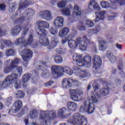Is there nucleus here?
Wrapping results in <instances>:
<instances>
[{"mask_svg": "<svg viewBox=\"0 0 125 125\" xmlns=\"http://www.w3.org/2000/svg\"><path fill=\"white\" fill-rule=\"evenodd\" d=\"M93 88L95 91L89 92L87 94V99L84 100L83 105L80 107V112H86L88 114H92L94 111V104L97 103L101 97V94L96 92L99 89V84L97 81H95L92 84Z\"/></svg>", "mask_w": 125, "mask_h": 125, "instance_id": "f257e3e1", "label": "nucleus"}, {"mask_svg": "<svg viewBox=\"0 0 125 125\" xmlns=\"http://www.w3.org/2000/svg\"><path fill=\"white\" fill-rule=\"evenodd\" d=\"M37 34L40 36V43L43 46H47L49 45L50 47V49H51V48H54V47L57 45L58 43V38L56 36L52 38L51 42L49 44V40H48V39L46 37L47 31L44 29H40Z\"/></svg>", "mask_w": 125, "mask_h": 125, "instance_id": "f03ea898", "label": "nucleus"}, {"mask_svg": "<svg viewBox=\"0 0 125 125\" xmlns=\"http://www.w3.org/2000/svg\"><path fill=\"white\" fill-rule=\"evenodd\" d=\"M13 83L16 89H18L20 86V82L17 79V75L15 74L7 76L2 82H0V90L10 86Z\"/></svg>", "mask_w": 125, "mask_h": 125, "instance_id": "7ed1b4c3", "label": "nucleus"}, {"mask_svg": "<svg viewBox=\"0 0 125 125\" xmlns=\"http://www.w3.org/2000/svg\"><path fill=\"white\" fill-rule=\"evenodd\" d=\"M35 14V10L31 8H28L25 10L21 15V17L18 19V17L13 19V22L15 24H18L19 23H23L24 24V26H28V27H30V19H27L28 15L29 16H33Z\"/></svg>", "mask_w": 125, "mask_h": 125, "instance_id": "20e7f679", "label": "nucleus"}, {"mask_svg": "<svg viewBox=\"0 0 125 125\" xmlns=\"http://www.w3.org/2000/svg\"><path fill=\"white\" fill-rule=\"evenodd\" d=\"M73 60L75 62L79 67H90L91 62V58L89 56H86L84 57H82V56L74 53L73 56Z\"/></svg>", "mask_w": 125, "mask_h": 125, "instance_id": "39448f33", "label": "nucleus"}, {"mask_svg": "<svg viewBox=\"0 0 125 125\" xmlns=\"http://www.w3.org/2000/svg\"><path fill=\"white\" fill-rule=\"evenodd\" d=\"M26 45H22L19 48V52L24 61L23 65L25 67L28 66L29 61L33 57V52L32 50L26 48Z\"/></svg>", "mask_w": 125, "mask_h": 125, "instance_id": "423d86ee", "label": "nucleus"}, {"mask_svg": "<svg viewBox=\"0 0 125 125\" xmlns=\"http://www.w3.org/2000/svg\"><path fill=\"white\" fill-rule=\"evenodd\" d=\"M72 32L73 33H71L67 38H65V41H63V43H66L67 42H68V46L70 48L74 49L79 46L80 37L77 38L76 41L71 39L75 38V36L77 35V31L75 30H72Z\"/></svg>", "mask_w": 125, "mask_h": 125, "instance_id": "0eeeda50", "label": "nucleus"}, {"mask_svg": "<svg viewBox=\"0 0 125 125\" xmlns=\"http://www.w3.org/2000/svg\"><path fill=\"white\" fill-rule=\"evenodd\" d=\"M71 123L76 124L78 125H87V119L84 118L83 116L81 115L79 113H75L72 117L69 119Z\"/></svg>", "mask_w": 125, "mask_h": 125, "instance_id": "6e6552de", "label": "nucleus"}, {"mask_svg": "<svg viewBox=\"0 0 125 125\" xmlns=\"http://www.w3.org/2000/svg\"><path fill=\"white\" fill-rule=\"evenodd\" d=\"M35 2L33 1H28L27 0H20L19 2V6L17 11H16L15 13V15L13 16L12 18V20L14 19H16L17 17L18 16H20V14L21 13V10H23V9H25L26 7H28L30 4H34Z\"/></svg>", "mask_w": 125, "mask_h": 125, "instance_id": "1a4fd4ad", "label": "nucleus"}, {"mask_svg": "<svg viewBox=\"0 0 125 125\" xmlns=\"http://www.w3.org/2000/svg\"><path fill=\"white\" fill-rule=\"evenodd\" d=\"M70 93V98L73 101L79 102L83 99V91L81 89H70L69 90Z\"/></svg>", "mask_w": 125, "mask_h": 125, "instance_id": "9d476101", "label": "nucleus"}, {"mask_svg": "<svg viewBox=\"0 0 125 125\" xmlns=\"http://www.w3.org/2000/svg\"><path fill=\"white\" fill-rule=\"evenodd\" d=\"M38 65H36V69L37 70H39L40 71H42V78H48L49 77V71L47 67L48 65H47V62H38Z\"/></svg>", "mask_w": 125, "mask_h": 125, "instance_id": "9b49d317", "label": "nucleus"}, {"mask_svg": "<svg viewBox=\"0 0 125 125\" xmlns=\"http://www.w3.org/2000/svg\"><path fill=\"white\" fill-rule=\"evenodd\" d=\"M29 31V27L27 26L23 27L22 28V37L17 38L15 41V44L17 46L23 45L26 43V39L24 37H25L26 34Z\"/></svg>", "mask_w": 125, "mask_h": 125, "instance_id": "f8f14e48", "label": "nucleus"}, {"mask_svg": "<svg viewBox=\"0 0 125 125\" xmlns=\"http://www.w3.org/2000/svg\"><path fill=\"white\" fill-rule=\"evenodd\" d=\"M51 71L54 78H60L63 76V66L62 65H53Z\"/></svg>", "mask_w": 125, "mask_h": 125, "instance_id": "ddd939ff", "label": "nucleus"}, {"mask_svg": "<svg viewBox=\"0 0 125 125\" xmlns=\"http://www.w3.org/2000/svg\"><path fill=\"white\" fill-rule=\"evenodd\" d=\"M73 69L74 70V75L78 77L79 79H84V78H86V77H89V72L86 70H82L77 66H74Z\"/></svg>", "mask_w": 125, "mask_h": 125, "instance_id": "4468645a", "label": "nucleus"}, {"mask_svg": "<svg viewBox=\"0 0 125 125\" xmlns=\"http://www.w3.org/2000/svg\"><path fill=\"white\" fill-rule=\"evenodd\" d=\"M74 10L76 11H74L72 14V18L71 19H69L68 21L69 23H72V22H75V21H78L76 20V18H78V16H81L83 14V10H81L78 5H75L74 7Z\"/></svg>", "mask_w": 125, "mask_h": 125, "instance_id": "2eb2a0df", "label": "nucleus"}, {"mask_svg": "<svg viewBox=\"0 0 125 125\" xmlns=\"http://www.w3.org/2000/svg\"><path fill=\"white\" fill-rule=\"evenodd\" d=\"M112 84L108 82V81L105 80L103 81V85L104 87L100 90V92L102 95L106 96L109 94L110 92V87Z\"/></svg>", "mask_w": 125, "mask_h": 125, "instance_id": "dca6fc26", "label": "nucleus"}, {"mask_svg": "<svg viewBox=\"0 0 125 125\" xmlns=\"http://www.w3.org/2000/svg\"><path fill=\"white\" fill-rule=\"evenodd\" d=\"M1 49H4L5 47H13L14 43L9 40L2 39L0 42Z\"/></svg>", "mask_w": 125, "mask_h": 125, "instance_id": "f3484780", "label": "nucleus"}, {"mask_svg": "<svg viewBox=\"0 0 125 125\" xmlns=\"http://www.w3.org/2000/svg\"><path fill=\"white\" fill-rule=\"evenodd\" d=\"M102 64V60L99 56L95 55L94 56V66L93 68H95L96 71H99L100 68H101V65Z\"/></svg>", "mask_w": 125, "mask_h": 125, "instance_id": "a211bd4d", "label": "nucleus"}, {"mask_svg": "<svg viewBox=\"0 0 125 125\" xmlns=\"http://www.w3.org/2000/svg\"><path fill=\"white\" fill-rule=\"evenodd\" d=\"M88 7L91 11H92L93 9L94 10H98V11L101 9L100 6H99V4H98L95 0H91L89 2Z\"/></svg>", "mask_w": 125, "mask_h": 125, "instance_id": "6ab92c4d", "label": "nucleus"}, {"mask_svg": "<svg viewBox=\"0 0 125 125\" xmlns=\"http://www.w3.org/2000/svg\"><path fill=\"white\" fill-rule=\"evenodd\" d=\"M63 83H67L69 87H71L73 84H74L75 85H79L80 83L79 81L71 78L63 79Z\"/></svg>", "mask_w": 125, "mask_h": 125, "instance_id": "aec40b11", "label": "nucleus"}, {"mask_svg": "<svg viewBox=\"0 0 125 125\" xmlns=\"http://www.w3.org/2000/svg\"><path fill=\"white\" fill-rule=\"evenodd\" d=\"M26 44L28 45H30L35 48V47H37L38 46V43L35 40H34V37L32 34L29 35V38L27 39L26 41Z\"/></svg>", "mask_w": 125, "mask_h": 125, "instance_id": "412c9836", "label": "nucleus"}, {"mask_svg": "<svg viewBox=\"0 0 125 125\" xmlns=\"http://www.w3.org/2000/svg\"><path fill=\"white\" fill-rule=\"evenodd\" d=\"M54 25L55 27H58L59 29L62 28L63 27V17H57L54 21Z\"/></svg>", "mask_w": 125, "mask_h": 125, "instance_id": "4be33fe9", "label": "nucleus"}, {"mask_svg": "<svg viewBox=\"0 0 125 125\" xmlns=\"http://www.w3.org/2000/svg\"><path fill=\"white\" fill-rule=\"evenodd\" d=\"M78 45H79V48L81 50H83L84 51L86 50V48L88 46V44H87V42L83 41V39L81 37L79 39V42H78Z\"/></svg>", "mask_w": 125, "mask_h": 125, "instance_id": "5701e85b", "label": "nucleus"}, {"mask_svg": "<svg viewBox=\"0 0 125 125\" xmlns=\"http://www.w3.org/2000/svg\"><path fill=\"white\" fill-rule=\"evenodd\" d=\"M22 30V26L21 25H17L12 28L11 33L12 36H17L20 34V32Z\"/></svg>", "mask_w": 125, "mask_h": 125, "instance_id": "b1692460", "label": "nucleus"}, {"mask_svg": "<svg viewBox=\"0 0 125 125\" xmlns=\"http://www.w3.org/2000/svg\"><path fill=\"white\" fill-rule=\"evenodd\" d=\"M23 106V102L21 100L16 101L14 103L13 110H14L16 112H18L21 107Z\"/></svg>", "mask_w": 125, "mask_h": 125, "instance_id": "393cba45", "label": "nucleus"}, {"mask_svg": "<svg viewBox=\"0 0 125 125\" xmlns=\"http://www.w3.org/2000/svg\"><path fill=\"white\" fill-rule=\"evenodd\" d=\"M105 14L106 12L101 11L100 13L96 12V19H95V22H99L100 20H104L105 18Z\"/></svg>", "mask_w": 125, "mask_h": 125, "instance_id": "a878e982", "label": "nucleus"}, {"mask_svg": "<svg viewBox=\"0 0 125 125\" xmlns=\"http://www.w3.org/2000/svg\"><path fill=\"white\" fill-rule=\"evenodd\" d=\"M39 15L41 18L43 19H49L51 17V12L48 10L41 11L40 12Z\"/></svg>", "mask_w": 125, "mask_h": 125, "instance_id": "bb28decb", "label": "nucleus"}, {"mask_svg": "<svg viewBox=\"0 0 125 125\" xmlns=\"http://www.w3.org/2000/svg\"><path fill=\"white\" fill-rule=\"evenodd\" d=\"M106 57L111 63H115L117 61V58L114 56L113 53L111 51H108L106 54Z\"/></svg>", "mask_w": 125, "mask_h": 125, "instance_id": "cd10ccee", "label": "nucleus"}, {"mask_svg": "<svg viewBox=\"0 0 125 125\" xmlns=\"http://www.w3.org/2000/svg\"><path fill=\"white\" fill-rule=\"evenodd\" d=\"M16 73H17V74L14 73H13L12 74H15V75H17V78L18 79V80L20 82L19 88H20V87H21V81L20 80H19L18 76L19 77H21V76H22V74H23V68L21 66L17 67L16 70Z\"/></svg>", "mask_w": 125, "mask_h": 125, "instance_id": "c85d7f7f", "label": "nucleus"}, {"mask_svg": "<svg viewBox=\"0 0 125 125\" xmlns=\"http://www.w3.org/2000/svg\"><path fill=\"white\" fill-rule=\"evenodd\" d=\"M99 44H100L99 50L101 51H104L107 48V42L102 39H100L99 38Z\"/></svg>", "mask_w": 125, "mask_h": 125, "instance_id": "c756f323", "label": "nucleus"}, {"mask_svg": "<svg viewBox=\"0 0 125 125\" xmlns=\"http://www.w3.org/2000/svg\"><path fill=\"white\" fill-rule=\"evenodd\" d=\"M37 24H38L39 29L41 28V26H43V28H45V29L49 28V23L45 21H37Z\"/></svg>", "mask_w": 125, "mask_h": 125, "instance_id": "7c9ffc66", "label": "nucleus"}, {"mask_svg": "<svg viewBox=\"0 0 125 125\" xmlns=\"http://www.w3.org/2000/svg\"><path fill=\"white\" fill-rule=\"evenodd\" d=\"M67 107L71 111H75L78 107V104L75 102H69L67 103Z\"/></svg>", "mask_w": 125, "mask_h": 125, "instance_id": "2f4dec72", "label": "nucleus"}, {"mask_svg": "<svg viewBox=\"0 0 125 125\" xmlns=\"http://www.w3.org/2000/svg\"><path fill=\"white\" fill-rule=\"evenodd\" d=\"M63 73H66V74H67V75H69V76H72V75H73V74H75V71L74 70V68H73V69H72L71 68L69 67H64L63 68Z\"/></svg>", "mask_w": 125, "mask_h": 125, "instance_id": "473e14b6", "label": "nucleus"}, {"mask_svg": "<svg viewBox=\"0 0 125 125\" xmlns=\"http://www.w3.org/2000/svg\"><path fill=\"white\" fill-rule=\"evenodd\" d=\"M13 69H15V66L11 65L9 66H6L3 68V72L4 74H8L11 73Z\"/></svg>", "mask_w": 125, "mask_h": 125, "instance_id": "72a5a7b5", "label": "nucleus"}, {"mask_svg": "<svg viewBox=\"0 0 125 125\" xmlns=\"http://www.w3.org/2000/svg\"><path fill=\"white\" fill-rule=\"evenodd\" d=\"M15 96L18 99H20V98H23L25 96V93L22 91H17L15 92Z\"/></svg>", "mask_w": 125, "mask_h": 125, "instance_id": "f704fd0d", "label": "nucleus"}, {"mask_svg": "<svg viewBox=\"0 0 125 125\" xmlns=\"http://www.w3.org/2000/svg\"><path fill=\"white\" fill-rule=\"evenodd\" d=\"M14 53H15V50L13 49H8L5 52V54L7 57L14 55Z\"/></svg>", "mask_w": 125, "mask_h": 125, "instance_id": "c9c22d12", "label": "nucleus"}, {"mask_svg": "<svg viewBox=\"0 0 125 125\" xmlns=\"http://www.w3.org/2000/svg\"><path fill=\"white\" fill-rule=\"evenodd\" d=\"M92 35H96V33H95V32L94 31V29L93 30L89 29L87 32V35H86V36H84L83 39L85 41H87V37H91Z\"/></svg>", "mask_w": 125, "mask_h": 125, "instance_id": "e433bc0d", "label": "nucleus"}, {"mask_svg": "<svg viewBox=\"0 0 125 125\" xmlns=\"http://www.w3.org/2000/svg\"><path fill=\"white\" fill-rule=\"evenodd\" d=\"M100 4L102 8H104V9L108 8L109 6H110V4L106 1L104 0L102 1Z\"/></svg>", "mask_w": 125, "mask_h": 125, "instance_id": "4c0bfd02", "label": "nucleus"}, {"mask_svg": "<svg viewBox=\"0 0 125 125\" xmlns=\"http://www.w3.org/2000/svg\"><path fill=\"white\" fill-rule=\"evenodd\" d=\"M21 63V60L18 58H15L13 61H12L10 65L15 66V68H16V65L19 63Z\"/></svg>", "mask_w": 125, "mask_h": 125, "instance_id": "58836bf2", "label": "nucleus"}, {"mask_svg": "<svg viewBox=\"0 0 125 125\" xmlns=\"http://www.w3.org/2000/svg\"><path fill=\"white\" fill-rule=\"evenodd\" d=\"M31 76H32V75L29 74H25L24 75H23L22 76V83H27V82H28V81L30 80Z\"/></svg>", "mask_w": 125, "mask_h": 125, "instance_id": "ea45409f", "label": "nucleus"}, {"mask_svg": "<svg viewBox=\"0 0 125 125\" xmlns=\"http://www.w3.org/2000/svg\"><path fill=\"white\" fill-rule=\"evenodd\" d=\"M85 25L86 27H88V28H92V27L94 26V23L92 21L87 20L85 21Z\"/></svg>", "mask_w": 125, "mask_h": 125, "instance_id": "a19ab883", "label": "nucleus"}, {"mask_svg": "<svg viewBox=\"0 0 125 125\" xmlns=\"http://www.w3.org/2000/svg\"><path fill=\"white\" fill-rule=\"evenodd\" d=\"M16 4H15V3H12L11 4H10L9 5V12L12 13V12H14V11L16 10Z\"/></svg>", "mask_w": 125, "mask_h": 125, "instance_id": "79ce46f5", "label": "nucleus"}, {"mask_svg": "<svg viewBox=\"0 0 125 125\" xmlns=\"http://www.w3.org/2000/svg\"><path fill=\"white\" fill-rule=\"evenodd\" d=\"M80 25L78 26V29L79 31H85V26L83 25V22L82 21H79Z\"/></svg>", "mask_w": 125, "mask_h": 125, "instance_id": "37998d69", "label": "nucleus"}, {"mask_svg": "<svg viewBox=\"0 0 125 125\" xmlns=\"http://www.w3.org/2000/svg\"><path fill=\"white\" fill-rule=\"evenodd\" d=\"M29 115L31 119H36V118H38V112L35 110L31 111Z\"/></svg>", "mask_w": 125, "mask_h": 125, "instance_id": "c03bdc74", "label": "nucleus"}, {"mask_svg": "<svg viewBox=\"0 0 125 125\" xmlns=\"http://www.w3.org/2000/svg\"><path fill=\"white\" fill-rule=\"evenodd\" d=\"M62 61H63V59H62V56H58L57 57H55V62L57 64H61V63H62Z\"/></svg>", "mask_w": 125, "mask_h": 125, "instance_id": "a18cd8bd", "label": "nucleus"}, {"mask_svg": "<svg viewBox=\"0 0 125 125\" xmlns=\"http://www.w3.org/2000/svg\"><path fill=\"white\" fill-rule=\"evenodd\" d=\"M111 3H117V2H119V4L120 5H124L125 3V0H121V1H119V0H109Z\"/></svg>", "mask_w": 125, "mask_h": 125, "instance_id": "49530a36", "label": "nucleus"}, {"mask_svg": "<svg viewBox=\"0 0 125 125\" xmlns=\"http://www.w3.org/2000/svg\"><path fill=\"white\" fill-rule=\"evenodd\" d=\"M49 32L50 34H51V35H53L54 36L56 35V34H57L58 30H57L56 28L51 27L49 29Z\"/></svg>", "mask_w": 125, "mask_h": 125, "instance_id": "de8ad7c7", "label": "nucleus"}, {"mask_svg": "<svg viewBox=\"0 0 125 125\" xmlns=\"http://www.w3.org/2000/svg\"><path fill=\"white\" fill-rule=\"evenodd\" d=\"M37 90V88L36 87H31L27 90L28 94H34L35 91Z\"/></svg>", "mask_w": 125, "mask_h": 125, "instance_id": "09e8293b", "label": "nucleus"}, {"mask_svg": "<svg viewBox=\"0 0 125 125\" xmlns=\"http://www.w3.org/2000/svg\"><path fill=\"white\" fill-rule=\"evenodd\" d=\"M118 69L120 71V75H121V76H123V77H125V74L124 72V71H123V64H119L118 65Z\"/></svg>", "mask_w": 125, "mask_h": 125, "instance_id": "8fccbe9b", "label": "nucleus"}, {"mask_svg": "<svg viewBox=\"0 0 125 125\" xmlns=\"http://www.w3.org/2000/svg\"><path fill=\"white\" fill-rule=\"evenodd\" d=\"M100 30H101V27L100 26V25L98 24L95 26V28L94 29V32H95V34H97L100 32Z\"/></svg>", "mask_w": 125, "mask_h": 125, "instance_id": "3c124183", "label": "nucleus"}, {"mask_svg": "<svg viewBox=\"0 0 125 125\" xmlns=\"http://www.w3.org/2000/svg\"><path fill=\"white\" fill-rule=\"evenodd\" d=\"M115 17H118V15H117V14H114L112 15L108 16V20H109V21H112L114 20Z\"/></svg>", "mask_w": 125, "mask_h": 125, "instance_id": "603ef678", "label": "nucleus"}, {"mask_svg": "<svg viewBox=\"0 0 125 125\" xmlns=\"http://www.w3.org/2000/svg\"><path fill=\"white\" fill-rule=\"evenodd\" d=\"M63 14L65 15L66 16H70V10H69L68 8H66L65 10H63Z\"/></svg>", "mask_w": 125, "mask_h": 125, "instance_id": "864d4df0", "label": "nucleus"}, {"mask_svg": "<svg viewBox=\"0 0 125 125\" xmlns=\"http://www.w3.org/2000/svg\"><path fill=\"white\" fill-rule=\"evenodd\" d=\"M58 115V117H60V118H63V109L61 108L59 110Z\"/></svg>", "mask_w": 125, "mask_h": 125, "instance_id": "5fc2aeb1", "label": "nucleus"}, {"mask_svg": "<svg viewBox=\"0 0 125 125\" xmlns=\"http://www.w3.org/2000/svg\"><path fill=\"white\" fill-rule=\"evenodd\" d=\"M68 33H69V29H68L67 27H64L63 29V36H66V35H68Z\"/></svg>", "mask_w": 125, "mask_h": 125, "instance_id": "6e6d98bb", "label": "nucleus"}, {"mask_svg": "<svg viewBox=\"0 0 125 125\" xmlns=\"http://www.w3.org/2000/svg\"><path fill=\"white\" fill-rule=\"evenodd\" d=\"M6 103L7 104H11L12 103V97H8L6 100H5Z\"/></svg>", "mask_w": 125, "mask_h": 125, "instance_id": "4d7b16f0", "label": "nucleus"}, {"mask_svg": "<svg viewBox=\"0 0 125 125\" xmlns=\"http://www.w3.org/2000/svg\"><path fill=\"white\" fill-rule=\"evenodd\" d=\"M6 35V31L2 30L1 27H0V37H2V36H4Z\"/></svg>", "mask_w": 125, "mask_h": 125, "instance_id": "13d9d810", "label": "nucleus"}, {"mask_svg": "<svg viewBox=\"0 0 125 125\" xmlns=\"http://www.w3.org/2000/svg\"><path fill=\"white\" fill-rule=\"evenodd\" d=\"M54 83V82L53 81H49L48 83H45V86H50L52 85Z\"/></svg>", "mask_w": 125, "mask_h": 125, "instance_id": "bf43d9fd", "label": "nucleus"}, {"mask_svg": "<svg viewBox=\"0 0 125 125\" xmlns=\"http://www.w3.org/2000/svg\"><path fill=\"white\" fill-rule=\"evenodd\" d=\"M116 47H117V48L118 49H123V45H122L120 43H116V44L115 45Z\"/></svg>", "mask_w": 125, "mask_h": 125, "instance_id": "052dcab7", "label": "nucleus"}, {"mask_svg": "<svg viewBox=\"0 0 125 125\" xmlns=\"http://www.w3.org/2000/svg\"><path fill=\"white\" fill-rule=\"evenodd\" d=\"M0 10H5V4H4V3L0 4Z\"/></svg>", "mask_w": 125, "mask_h": 125, "instance_id": "680f3d73", "label": "nucleus"}, {"mask_svg": "<svg viewBox=\"0 0 125 125\" xmlns=\"http://www.w3.org/2000/svg\"><path fill=\"white\" fill-rule=\"evenodd\" d=\"M97 50H98V49H97V48H96V45H94V47L92 49V51L94 53H97Z\"/></svg>", "mask_w": 125, "mask_h": 125, "instance_id": "e2e57ef3", "label": "nucleus"}, {"mask_svg": "<svg viewBox=\"0 0 125 125\" xmlns=\"http://www.w3.org/2000/svg\"><path fill=\"white\" fill-rule=\"evenodd\" d=\"M58 6L59 8H63V0L59 2L58 3Z\"/></svg>", "mask_w": 125, "mask_h": 125, "instance_id": "0e129e2a", "label": "nucleus"}, {"mask_svg": "<svg viewBox=\"0 0 125 125\" xmlns=\"http://www.w3.org/2000/svg\"><path fill=\"white\" fill-rule=\"evenodd\" d=\"M9 64H11V63H10V60H8L4 62V65H5V66H8Z\"/></svg>", "mask_w": 125, "mask_h": 125, "instance_id": "69168bd1", "label": "nucleus"}, {"mask_svg": "<svg viewBox=\"0 0 125 125\" xmlns=\"http://www.w3.org/2000/svg\"><path fill=\"white\" fill-rule=\"evenodd\" d=\"M57 53L58 54H63V51L62 50V48H59L57 50Z\"/></svg>", "mask_w": 125, "mask_h": 125, "instance_id": "338daca9", "label": "nucleus"}, {"mask_svg": "<svg viewBox=\"0 0 125 125\" xmlns=\"http://www.w3.org/2000/svg\"><path fill=\"white\" fill-rule=\"evenodd\" d=\"M59 36L60 37V38H63V29H61L59 33Z\"/></svg>", "mask_w": 125, "mask_h": 125, "instance_id": "774afa93", "label": "nucleus"}]
</instances>
